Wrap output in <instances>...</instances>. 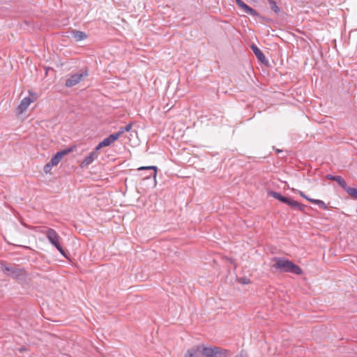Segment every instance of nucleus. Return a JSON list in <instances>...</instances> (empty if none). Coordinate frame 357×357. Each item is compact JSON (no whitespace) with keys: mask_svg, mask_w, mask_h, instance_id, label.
Segmentation results:
<instances>
[{"mask_svg":"<svg viewBox=\"0 0 357 357\" xmlns=\"http://www.w3.org/2000/svg\"><path fill=\"white\" fill-rule=\"evenodd\" d=\"M18 351H19L20 353H22V352H23V351H27V349H26V347H22L19 348V349H18Z\"/></svg>","mask_w":357,"mask_h":357,"instance_id":"nucleus-30","label":"nucleus"},{"mask_svg":"<svg viewBox=\"0 0 357 357\" xmlns=\"http://www.w3.org/2000/svg\"><path fill=\"white\" fill-rule=\"evenodd\" d=\"M299 194H300V195H301L302 197H303L304 199H306V200H307L308 202H310V200H312V198L308 197H307V195H305V193H304L303 192H302V191H300V192H299Z\"/></svg>","mask_w":357,"mask_h":357,"instance_id":"nucleus-28","label":"nucleus"},{"mask_svg":"<svg viewBox=\"0 0 357 357\" xmlns=\"http://www.w3.org/2000/svg\"><path fill=\"white\" fill-rule=\"evenodd\" d=\"M98 155H97L96 153H94L93 152H91L89 155L84 158V159L82 160L81 163V167H86L91 164L95 159L98 158Z\"/></svg>","mask_w":357,"mask_h":357,"instance_id":"nucleus-14","label":"nucleus"},{"mask_svg":"<svg viewBox=\"0 0 357 357\" xmlns=\"http://www.w3.org/2000/svg\"><path fill=\"white\" fill-rule=\"evenodd\" d=\"M250 48L253 51L254 54L257 56V59L261 61L262 63L267 65L268 61L266 59L265 55L263 52L259 50V48L255 44H252L250 45Z\"/></svg>","mask_w":357,"mask_h":357,"instance_id":"nucleus-7","label":"nucleus"},{"mask_svg":"<svg viewBox=\"0 0 357 357\" xmlns=\"http://www.w3.org/2000/svg\"><path fill=\"white\" fill-rule=\"evenodd\" d=\"M268 195L272 197H274L275 199L280 201L282 203H285L287 201V197H284L282 195H281L280 192H275L273 190L268 191Z\"/></svg>","mask_w":357,"mask_h":357,"instance_id":"nucleus-16","label":"nucleus"},{"mask_svg":"<svg viewBox=\"0 0 357 357\" xmlns=\"http://www.w3.org/2000/svg\"><path fill=\"white\" fill-rule=\"evenodd\" d=\"M273 261L275 264L273 267L280 272L290 273L298 275L303 273V271L299 266L284 257H275Z\"/></svg>","mask_w":357,"mask_h":357,"instance_id":"nucleus-1","label":"nucleus"},{"mask_svg":"<svg viewBox=\"0 0 357 357\" xmlns=\"http://www.w3.org/2000/svg\"><path fill=\"white\" fill-rule=\"evenodd\" d=\"M46 237L47 238L49 242L54 245L56 250L66 259L68 258L67 252L63 248L60 243V236L57 234V232L52 229L48 228L45 231Z\"/></svg>","mask_w":357,"mask_h":357,"instance_id":"nucleus-2","label":"nucleus"},{"mask_svg":"<svg viewBox=\"0 0 357 357\" xmlns=\"http://www.w3.org/2000/svg\"><path fill=\"white\" fill-rule=\"evenodd\" d=\"M3 271L7 272V275L17 280L23 281L26 278V273L24 268H19L15 266H10L5 264H1Z\"/></svg>","mask_w":357,"mask_h":357,"instance_id":"nucleus-3","label":"nucleus"},{"mask_svg":"<svg viewBox=\"0 0 357 357\" xmlns=\"http://www.w3.org/2000/svg\"><path fill=\"white\" fill-rule=\"evenodd\" d=\"M104 146H101V142L96 146V148L94 149V150L92 151L93 153H96L97 155H99V150L102 148H103Z\"/></svg>","mask_w":357,"mask_h":357,"instance_id":"nucleus-26","label":"nucleus"},{"mask_svg":"<svg viewBox=\"0 0 357 357\" xmlns=\"http://www.w3.org/2000/svg\"><path fill=\"white\" fill-rule=\"evenodd\" d=\"M202 351L203 357H214L215 347H206L204 344H202Z\"/></svg>","mask_w":357,"mask_h":357,"instance_id":"nucleus-10","label":"nucleus"},{"mask_svg":"<svg viewBox=\"0 0 357 357\" xmlns=\"http://www.w3.org/2000/svg\"><path fill=\"white\" fill-rule=\"evenodd\" d=\"M231 355L229 350L215 347L214 357H227Z\"/></svg>","mask_w":357,"mask_h":357,"instance_id":"nucleus-15","label":"nucleus"},{"mask_svg":"<svg viewBox=\"0 0 357 357\" xmlns=\"http://www.w3.org/2000/svg\"><path fill=\"white\" fill-rule=\"evenodd\" d=\"M88 76V69L84 68L79 70L78 73L71 75L69 78L66 80L65 86L66 87H72L78 84L81 79Z\"/></svg>","mask_w":357,"mask_h":357,"instance_id":"nucleus-4","label":"nucleus"},{"mask_svg":"<svg viewBox=\"0 0 357 357\" xmlns=\"http://www.w3.org/2000/svg\"><path fill=\"white\" fill-rule=\"evenodd\" d=\"M75 149V146H71L67 149H63L60 151H58V153L61 155V156L63 158V156L68 155V153L73 152L74 149Z\"/></svg>","mask_w":357,"mask_h":357,"instance_id":"nucleus-22","label":"nucleus"},{"mask_svg":"<svg viewBox=\"0 0 357 357\" xmlns=\"http://www.w3.org/2000/svg\"><path fill=\"white\" fill-rule=\"evenodd\" d=\"M132 127V123H130L129 124H128L125 127H121L119 128V130L117 132H115V133L116 134H119L118 137L119 138L123 135V132H129L131 130Z\"/></svg>","mask_w":357,"mask_h":357,"instance_id":"nucleus-19","label":"nucleus"},{"mask_svg":"<svg viewBox=\"0 0 357 357\" xmlns=\"http://www.w3.org/2000/svg\"><path fill=\"white\" fill-rule=\"evenodd\" d=\"M62 157L61 155L57 152L56 154H54L52 158L50 160L51 165H54V166L57 165L61 160Z\"/></svg>","mask_w":357,"mask_h":357,"instance_id":"nucleus-21","label":"nucleus"},{"mask_svg":"<svg viewBox=\"0 0 357 357\" xmlns=\"http://www.w3.org/2000/svg\"><path fill=\"white\" fill-rule=\"evenodd\" d=\"M325 178L327 180L336 181L338 183V185L340 186H341L342 188H345V186L347 185L345 181L340 176H334L332 174H326L325 176Z\"/></svg>","mask_w":357,"mask_h":357,"instance_id":"nucleus-8","label":"nucleus"},{"mask_svg":"<svg viewBox=\"0 0 357 357\" xmlns=\"http://www.w3.org/2000/svg\"><path fill=\"white\" fill-rule=\"evenodd\" d=\"M185 357H203L201 344L188 349L185 354Z\"/></svg>","mask_w":357,"mask_h":357,"instance_id":"nucleus-6","label":"nucleus"},{"mask_svg":"<svg viewBox=\"0 0 357 357\" xmlns=\"http://www.w3.org/2000/svg\"><path fill=\"white\" fill-rule=\"evenodd\" d=\"M71 35L76 41H81L87 38V35L85 32L73 29L71 31Z\"/></svg>","mask_w":357,"mask_h":357,"instance_id":"nucleus-12","label":"nucleus"},{"mask_svg":"<svg viewBox=\"0 0 357 357\" xmlns=\"http://www.w3.org/2000/svg\"><path fill=\"white\" fill-rule=\"evenodd\" d=\"M351 197L357 199V188L349 187L346 185L345 188H343Z\"/></svg>","mask_w":357,"mask_h":357,"instance_id":"nucleus-18","label":"nucleus"},{"mask_svg":"<svg viewBox=\"0 0 357 357\" xmlns=\"http://www.w3.org/2000/svg\"><path fill=\"white\" fill-rule=\"evenodd\" d=\"M241 9L245 13L250 15L252 16H255V17H259V16L258 12L256 10L253 9L252 8H251L250 6L247 5L246 3H245V5L243 6H242Z\"/></svg>","mask_w":357,"mask_h":357,"instance_id":"nucleus-17","label":"nucleus"},{"mask_svg":"<svg viewBox=\"0 0 357 357\" xmlns=\"http://www.w3.org/2000/svg\"><path fill=\"white\" fill-rule=\"evenodd\" d=\"M284 204L290 206L291 207L296 208L298 211L302 212H303L306 208V206L300 204L296 201L291 200L289 197H287Z\"/></svg>","mask_w":357,"mask_h":357,"instance_id":"nucleus-13","label":"nucleus"},{"mask_svg":"<svg viewBox=\"0 0 357 357\" xmlns=\"http://www.w3.org/2000/svg\"><path fill=\"white\" fill-rule=\"evenodd\" d=\"M281 151H282L281 150H279V149H278V150H277V152H278V153H279V152H281Z\"/></svg>","mask_w":357,"mask_h":357,"instance_id":"nucleus-31","label":"nucleus"},{"mask_svg":"<svg viewBox=\"0 0 357 357\" xmlns=\"http://www.w3.org/2000/svg\"><path fill=\"white\" fill-rule=\"evenodd\" d=\"M234 357H247V354L246 352L242 350L238 354H237Z\"/></svg>","mask_w":357,"mask_h":357,"instance_id":"nucleus-29","label":"nucleus"},{"mask_svg":"<svg viewBox=\"0 0 357 357\" xmlns=\"http://www.w3.org/2000/svg\"><path fill=\"white\" fill-rule=\"evenodd\" d=\"M29 96L24 98L22 100L20 104L17 107V114H20L24 112L28 107L30 105V104L33 102H34L37 97L36 94L33 92H31V91H29Z\"/></svg>","mask_w":357,"mask_h":357,"instance_id":"nucleus-5","label":"nucleus"},{"mask_svg":"<svg viewBox=\"0 0 357 357\" xmlns=\"http://www.w3.org/2000/svg\"><path fill=\"white\" fill-rule=\"evenodd\" d=\"M119 134L113 133L109 135L101 142V146H109L119 139Z\"/></svg>","mask_w":357,"mask_h":357,"instance_id":"nucleus-9","label":"nucleus"},{"mask_svg":"<svg viewBox=\"0 0 357 357\" xmlns=\"http://www.w3.org/2000/svg\"><path fill=\"white\" fill-rule=\"evenodd\" d=\"M310 202L318 205L319 208L327 209L326 204L322 200L312 199V200H310Z\"/></svg>","mask_w":357,"mask_h":357,"instance_id":"nucleus-23","label":"nucleus"},{"mask_svg":"<svg viewBox=\"0 0 357 357\" xmlns=\"http://www.w3.org/2000/svg\"><path fill=\"white\" fill-rule=\"evenodd\" d=\"M54 165H51V162L50 161L49 162H47L44 167H43V172L45 173V174H48V173H50L52 167H54Z\"/></svg>","mask_w":357,"mask_h":357,"instance_id":"nucleus-24","label":"nucleus"},{"mask_svg":"<svg viewBox=\"0 0 357 357\" xmlns=\"http://www.w3.org/2000/svg\"><path fill=\"white\" fill-rule=\"evenodd\" d=\"M236 5L241 8L242 6L245 5V3H244L242 0H234Z\"/></svg>","mask_w":357,"mask_h":357,"instance_id":"nucleus-27","label":"nucleus"},{"mask_svg":"<svg viewBox=\"0 0 357 357\" xmlns=\"http://www.w3.org/2000/svg\"><path fill=\"white\" fill-rule=\"evenodd\" d=\"M238 281L243 284H248L250 283V280L245 277L239 278Z\"/></svg>","mask_w":357,"mask_h":357,"instance_id":"nucleus-25","label":"nucleus"},{"mask_svg":"<svg viewBox=\"0 0 357 357\" xmlns=\"http://www.w3.org/2000/svg\"><path fill=\"white\" fill-rule=\"evenodd\" d=\"M137 169L139 171L153 170V172L151 173V174L149 176H145V178L149 179L151 177H153L154 181H155V178H156V176H157V171H158V167L156 166H146V167L143 166V167H139Z\"/></svg>","mask_w":357,"mask_h":357,"instance_id":"nucleus-11","label":"nucleus"},{"mask_svg":"<svg viewBox=\"0 0 357 357\" xmlns=\"http://www.w3.org/2000/svg\"><path fill=\"white\" fill-rule=\"evenodd\" d=\"M269 3L270 8L275 13L278 14L280 12V8L278 6L274 0H267Z\"/></svg>","mask_w":357,"mask_h":357,"instance_id":"nucleus-20","label":"nucleus"}]
</instances>
